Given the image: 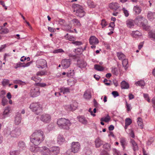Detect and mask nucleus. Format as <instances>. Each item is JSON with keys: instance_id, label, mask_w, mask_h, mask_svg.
Instances as JSON below:
<instances>
[{"instance_id": "f257e3e1", "label": "nucleus", "mask_w": 155, "mask_h": 155, "mask_svg": "<svg viewBox=\"0 0 155 155\" xmlns=\"http://www.w3.org/2000/svg\"><path fill=\"white\" fill-rule=\"evenodd\" d=\"M43 132L40 130H36L31 136L30 141L35 146H31L30 150L32 152L36 153L40 151V148L37 146L45 139Z\"/></svg>"}, {"instance_id": "f03ea898", "label": "nucleus", "mask_w": 155, "mask_h": 155, "mask_svg": "<svg viewBox=\"0 0 155 155\" xmlns=\"http://www.w3.org/2000/svg\"><path fill=\"white\" fill-rule=\"evenodd\" d=\"M57 124L58 127L61 128L68 130L71 125L70 121L64 118H61L58 120Z\"/></svg>"}, {"instance_id": "7ed1b4c3", "label": "nucleus", "mask_w": 155, "mask_h": 155, "mask_svg": "<svg viewBox=\"0 0 155 155\" xmlns=\"http://www.w3.org/2000/svg\"><path fill=\"white\" fill-rule=\"evenodd\" d=\"M21 130L20 128L17 127L11 131L9 130H6L5 133V136L10 138L11 137H16L21 134Z\"/></svg>"}, {"instance_id": "20e7f679", "label": "nucleus", "mask_w": 155, "mask_h": 155, "mask_svg": "<svg viewBox=\"0 0 155 155\" xmlns=\"http://www.w3.org/2000/svg\"><path fill=\"white\" fill-rule=\"evenodd\" d=\"M73 6L74 9V12H76L75 15L81 18L84 16L85 12L81 6L78 4H74L73 5Z\"/></svg>"}, {"instance_id": "39448f33", "label": "nucleus", "mask_w": 155, "mask_h": 155, "mask_svg": "<svg viewBox=\"0 0 155 155\" xmlns=\"http://www.w3.org/2000/svg\"><path fill=\"white\" fill-rule=\"evenodd\" d=\"M136 21L140 24L143 29L146 30L149 29V26L147 25V21L141 15L138 16L136 18Z\"/></svg>"}, {"instance_id": "423d86ee", "label": "nucleus", "mask_w": 155, "mask_h": 155, "mask_svg": "<svg viewBox=\"0 0 155 155\" xmlns=\"http://www.w3.org/2000/svg\"><path fill=\"white\" fill-rule=\"evenodd\" d=\"M30 108L36 114L38 115L42 111L41 106L38 102L33 103L30 106Z\"/></svg>"}, {"instance_id": "0eeeda50", "label": "nucleus", "mask_w": 155, "mask_h": 155, "mask_svg": "<svg viewBox=\"0 0 155 155\" xmlns=\"http://www.w3.org/2000/svg\"><path fill=\"white\" fill-rule=\"evenodd\" d=\"M80 147V145L78 142H73L72 144L71 150L72 152L74 153L78 152Z\"/></svg>"}, {"instance_id": "6e6552de", "label": "nucleus", "mask_w": 155, "mask_h": 155, "mask_svg": "<svg viewBox=\"0 0 155 155\" xmlns=\"http://www.w3.org/2000/svg\"><path fill=\"white\" fill-rule=\"evenodd\" d=\"M31 79L34 81L36 82H40L41 81V79L38 76L33 77L31 78ZM35 84L37 86H39L41 87H44L46 86V84L44 83H40L38 82L36 83Z\"/></svg>"}, {"instance_id": "1a4fd4ad", "label": "nucleus", "mask_w": 155, "mask_h": 155, "mask_svg": "<svg viewBox=\"0 0 155 155\" xmlns=\"http://www.w3.org/2000/svg\"><path fill=\"white\" fill-rule=\"evenodd\" d=\"M30 95L32 97H35L39 96L40 94V89L38 87H36L31 89Z\"/></svg>"}, {"instance_id": "9d476101", "label": "nucleus", "mask_w": 155, "mask_h": 155, "mask_svg": "<svg viewBox=\"0 0 155 155\" xmlns=\"http://www.w3.org/2000/svg\"><path fill=\"white\" fill-rule=\"evenodd\" d=\"M40 119L41 121L46 123L49 122L51 120V117L48 114H44L41 115Z\"/></svg>"}, {"instance_id": "9b49d317", "label": "nucleus", "mask_w": 155, "mask_h": 155, "mask_svg": "<svg viewBox=\"0 0 155 155\" xmlns=\"http://www.w3.org/2000/svg\"><path fill=\"white\" fill-rule=\"evenodd\" d=\"M71 63V61L70 59H64L61 61V64L63 68L65 69L70 66Z\"/></svg>"}, {"instance_id": "f8f14e48", "label": "nucleus", "mask_w": 155, "mask_h": 155, "mask_svg": "<svg viewBox=\"0 0 155 155\" xmlns=\"http://www.w3.org/2000/svg\"><path fill=\"white\" fill-rule=\"evenodd\" d=\"M59 152V149L58 147H53L49 150L50 155H57Z\"/></svg>"}, {"instance_id": "ddd939ff", "label": "nucleus", "mask_w": 155, "mask_h": 155, "mask_svg": "<svg viewBox=\"0 0 155 155\" xmlns=\"http://www.w3.org/2000/svg\"><path fill=\"white\" fill-rule=\"evenodd\" d=\"M40 151L42 155H48L49 154V149L47 147L43 146L40 148Z\"/></svg>"}, {"instance_id": "4468645a", "label": "nucleus", "mask_w": 155, "mask_h": 155, "mask_svg": "<svg viewBox=\"0 0 155 155\" xmlns=\"http://www.w3.org/2000/svg\"><path fill=\"white\" fill-rule=\"evenodd\" d=\"M21 114L19 113H17L15 117L14 122L16 125H18L21 122Z\"/></svg>"}, {"instance_id": "2eb2a0df", "label": "nucleus", "mask_w": 155, "mask_h": 155, "mask_svg": "<svg viewBox=\"0 0 155 155\" xmlns=\"http://www.w3.org/2000/svg\"><path fill=\"white\" fill-rule=\"evenodd\" d=\"M89 40V43L91 45L97 44L99 43L98 39L94 36H91Z\"/></svg>"}, {"instance_id": "dca6fc26", "label": "nucleus", "mask_w": 155, "mask_h": 155, "mask_svg": "<svg viewBox=\"0 0 155 155\" xmlns=\"http://www.w3.org/2000/svg\"><path fill=\"white\" fill-rule=\"evenodd\" d=\"M109 7L110 9L116 11L119 8V6L117 3H112L110 4Z\"/></svg>"}, {"instance_id": "f3484780", "label": "nucleus", "mask_w": 155, "mask_h": 155, "mask_svg": "<svg viewBox=\"0 0 155 155\" xmlns=\"http://www.w3.org/2000/svg\"><path fill=\"white\" fill-rule=\"evenodd\" d=\"M77 64L78 66L81 68H84L87 65L85 61L80 60H78Z\"/></svg>"}, {"instance_id": "a211bd4d", "label": "nucleus", "mask_w": 155, "mask_h": 155, "mask_svg": "<svg viewBox=\"0 0 155 155\" xmlns=\"http://www.w3.org/2000/svg\"><path fill=\"white\" fill-rule=\"evenodd\" d=\"M78 118L80 122L82 124H86L88 123V121L86 118L84 116H79L78 117Z\"/></svg>"}, {"instance_id": "6ab92c4d", "label": "nucleus", "mask_w": 155, "mask_h": 155, "mask_svg": "<svg viewBox=\"0 0 155 155\" xmlns=\"http://www.w3.org/2000/svg\"><path fill=\"white\" fill-rule=\"evenodd\" d=\"M120 85L122 89H127L129 88V84L125 81H123L121 83Z\"/></svg>"}, {"instance_id": "aec40b11", "label": "nucleus", "mask_w": 155, "mask_h": 155, "mask_svg": "<svg viewBox=\"0 0 155 155\" xmlns=\"http://www.w3.org/2000/svg\"><path fill=\"white\" fill-rule=\"evenodd\" d=\"M96 147L97 148L100 147L103 143V142L99 138L97 139L95 141Z\"/></svg>"}, {"instance_id": "412c9836", "label": "nucleus", "mask_w": 155, "mask_h": 155, "mask_svg": "<svg viewBox=\"0 0 155 155\" xmlns=\"http://www.w3.org/2000/svg\"><path fill=\"white\" fill-rule=\"evenodd\" d=\"M18 147L20 150H24L26 148L25 144L23 141H20L18 142Z\"/></svg>"}, {"instance_id": "4be33fe9", "label": "nucleus", "mask_w": 155, "mask_h": 155, "mask_svg": "<svg viewBox=\"0 0 155 155\" xmlns=\"http://www.w3.org/2000/svg\"><path fill=\"white\" fill-rule=\"evenodd\" d=\"M130 143L132 145L133 149L134 151H136L138 149L137 144L134 140L131 139Z\"/></svg>"}, {"instance_id": "5701e85b", "label": "nucleus", "mask_w": 155, "mask_h": 155, "mask_svg": "<svg viewBox=\"0 0 155 155\" xmlns=\"http://www.w3.org/2000/svg\"><path fill=\"white\" fill-rule=\"evenodd\" d=\"M147 16L150 20H153L155 18V12H149Z\"/></svg>"}, {"instance_id": "b1692460", "label": "nucleus", "mask_w": 155, "mask_h": 155, "mask_svg": "<svg viewBox=\"0 0 155 155\" xmlns=\"http://www.w3.org/2000/svg\"><path fill=\"white\" fill-rule=\"evenodd\" d=\"M68 85L69 86H71L75 84L77 82V81L75 79L72 78L69 79L68 81Z\"/></svg>"}, {"instance_id": "393cba45", "label": "nucleus", "mask_w": 155, "mask_h": 155, "mask_svg": "<svg viewBox=\"0 0 155 155\" xmlns=\"http://www.w3.org/2000/svg\"><path fill=\"white\" fill-rule=\"evenodd\" d=\"M137 123L139 127L141 129H143V125L142 119L140 117H138L137 118Z\"/></svg>"}, {"instance_id": "a878e982", "label": "nucleus", "mask_w": 155, "mask_h": 155, "mask_svg": "<svg viewBox=\"0 0 155 155\" xmlns=\"http://www.w3.org/2000/svg\"><path fill=\"white\" fill-rule=\"evenodd\" d=\"M122 60V64L125 70H127L128 68V67L127 66V65L128 64V60L125 58Z\"/></svg>"}, {"instance_id": "bb28decb", "label": "nucleus", "mask_w": 155, "mask_h": 155, "mask_svg": "<svg viewBox=\"0 0 155 155\" xmlns=\"http://www.w3.org/2000/svg\"><path fill=\"white\" fill-rule=\"evenodd\" d=\"M60 92L64 94L70 92V89L68 87H62L60 88Z\"/></svg>"}, {"instance_id": "cd10ccee", "label": "nucleus", "mask_w": 155, "mask_h": 155, "mask_svg": "<svg viewBox=\"0 0 155 155\" xmlns=\"http://www.w3.org/2000/svg\"><path fill=\"white\" fill-rule=\"evenodd\" d=\"M127 25L128 27L130 28H132L134 25V23L133 20H129L126 21Z\"/></svg>"}, {"instance_id": "c85d7f7f", "label": "nucleus", "mask_w": 155, "mask_h": 155, "mask_svg": "<svg viewBox=\"0 0 155 155\" xmlns=\"http://www.w3.org/2000/svg\"><path fill=\"white\" fill-rule=\"evenodd\" d=\"M117 56L119 60H122L126 58L125 56L121 52L117 53Z\"/></svg>"}, {"instance_id": "c756f323", "label": "nucleus", "mask_w": 155, "mask_h": 155, "mask_svg": "<svg viewBox=\"0 0 155 155\" xmlns=\"http://www.w3.org/2000/svg\"><path fill=\"white\" fill-rule=\"evenodd\" d=\"M65 39L68 40L70 41H74L75 40V38L73 36L69 35L68 33H67L64 36Z\"/></svg>"}, {"instance_id": "7c9ffc66", "label": "nucleus", "mask_w": 155, "mask_h": 155, "mask_svg": "<svg viewBox=\"0 0 155 155\" xmlns=\"http://www.w3.org/2000/svg\"><path fill=\"white\" fill-rule=\"evenodd\" d=\"M110 117L108 114H107L106 117L101 118L100 120L102 121H104L105 122L108 123L110 120Z\"/></svg>"}, {"instance_id": "2f4dec72", "label": "nucleus", "mask_w": 155, "mask_h": 155, "mask_svg": "<svg viewBox=\"0 0 155 155\" xmlns=\"http://www.w3.org/2000/svg\"><path fill=\"white\" fill-rule=\"evenodd\" d=\"M65 141V139L63 137V136L59 135L58 137L57 142L60 143H61L64 142Z\"/></svg>"}, {"instance_id": "473e14b6", "label": "nucleus", "mask_w": 155, "mask_h": 155, "mask_svg": "<svg viewBox=\"0 0 155 155\" xmlns=\"http://www.w3.org/2000/svg\"><path fill=\"white\" fill-rule=\"evenodd\" d=\"M94 68L95 70L99 71H102L104 69L103 67L98 64H95L94 65Z\"/></svg>"}, {"instance_id": "72a5a7b5", "label": "nucleus", "mask_w": 155, "mask_h": 155, "mask_svg": "<svg viewBox=\"0 0 155 155\" xmlns=\"http://www.w3.org/2000/svg\"><path fill=\"white\" fill-rule=\"evenodd\" d=\"M134 11L136 14H138L141 12V10L139 6H136L134 7Z\"/></svg>"}, {"instance_id": "f704fd0d", "label": "nucleus", "mask_w": 155, "mask_h": 155, "mask_svg": "<svg viewBox=\"0 0 155 155\" xmlns=\"http://www.w3.org/2000/svg\"><path fill=\"white\" fill-rule=\"evenodd\" d=\"M148 37L150 38L155 39V32L154 31H151L148 33Z\"/></svg>"}, {"instance_id": "c9c22d12", "label": "nucleus", "mask_w": 155, "mask_h": 155, "mask_svg": "<svg viewBox=\"0 0 155 155\" xmlns=\"http://www.w3.org/2000/svg\"><path fill=\"white\" fill-rule=\"evenodd\" d=\"M84 96L85 99H89L91 98V94L89 92L85 91Z\"/></svg>"}, {"instance_id": "e433bc0d", "label": "nucleus", "mask_w": 155, "mask_h": 155, "mask_svg": "<svg viewBox=\"0 0 155 155\" xmlns=\"http://www.w3.org/2000/svg\"><path fill=\"white\" fill-rule=\"evenodd\" d=\"M87 3L89 6L91 8H94L96 6V4L94 3V2L88 0L87 1Z\"/></svg>"}, {"instance_id": "4c0bfd02", "label": "nucleus", "mask_w": 155, "mask_h": 155, "mask_svg": "<svg viewBox=\"0 0 155 155\" xmlns=\"http://www.w3.org/2000/svg\"><path fill=\"white\" fill-rule=\"evenodd\" d=\"M135 84L137 86H143L145 85L144 82V81L142 80L137 82Z\"/></svg>"}, {"instance_id": "58836bf2", "label": "nucleus", "mask_w": 155, "mask_h": 155, "mask_svg": "<svg viewBox=\"0 0 155 155\" xmlns=\"http://www.w3.org/2000/svg\"><path fill=\"white\" fill-rule=\"evenodd\" d=\"M39 64L42 65L43 66H45V67H47V62L45 60L41 59L40 60Z\"/></svg>"}, {"instance_id": "ea45409f", "label": "nucleus", "mask_w": 155, "mask_h": 155, "mask_svg": "<svg viewBox=\"0 0 155 155\" xmlns=\"http://www.w3.org/2000/svg\"><path fill=\"white\" fill-rule=\"evenodd\" d=\"M71 27L69 25H64L63 26L64 29L66 31H71L70 30Z\"/></svg>"}, {"instance_id": "a19ab883", "label": "nucleus", "mask_w": 155, "mask_h": 155, "mask_svg": "<svg viewBox=\"0 0 155 155\" xmlns=\"http://www.w3.org/2000/svg\"><path fill=\"white\" fill-rule=\"evenodd\" d=\"M125 124L128 125H130L132 123L131 120L130 118H127L125 120Z\"/></svg>"}, {"instance_id": "79ce46f5", "label": "nucleus", "mask_w": 155, "mask_h": 155, "mask_svg": "<svg viewBox=\"0 0 155 155\" xmlns=\"http://www.w3.org/2000/svg\"><path fill=\"white\" fill-rule=\"evenodd\" d=\"M73 23L76 24L78 26H80L81 25V24L80 23L79 21L76 19H74L72 20Z\"/></svg>"}, {"instance_id": "37998d69", "label": "nucleus", "mask_w": 155, "mask_h": 155, "mask_svg": "<svg viewBox=\"0 0 155 155\" xmlns=\"http://www.w3.org/2000/svg\"><path fill=\"white\" fill-rule=\"evenodd\" d=\"M120 143H121V145L124 149L125 148V145L126 144V142L125 139L124 138L121 139L120 140Z\"/></svg>"}, {"instance_id": "c03bdc74", "label": "nucleus", "mask_w": 155, "mask_h": 155, "mask_svg": "<svg viewBox=\"0 0 155 155\" xmlns=\"http://www.w3.org/2000/svg\"><path fill=\"white\" fill-rule=\"evenodd\" d=\"M9 83V81L8 79H4L2 82V84L4 86L7 85Z\"/></svg>"}, {"instance_id": "a18cd8bd", "label": "nucleus", "mask_w": 155, "mask_h": 155, "mask_svg": "<svg viewBox=\"0 0 155 155\" xmlns=\"http://www.w3.org/2000/svg\"><path fill=\"white\" fill-rule=\"evenodd\" d=\"M140 32L138 31H133L132 33V35L134 37L136 36H139L140 35Z\"/></svg>"}, {"instance_id": "49530a36", "label": "nucleus", "mask_w": 155, "mask_h": 155, "mask_svg": "<svg viewBox=\"0 0 155 155\" xmlns=\"http://www.w3.org/2000/svg\"><path fill=\"white\" fill-rule=\"evenodd\" d=\"M103 148L107 150L110 149V145L109 144L106 143L103 145Z\"/></svg>"}, {"instance_id": "de8ad7c7", "label": "nucleus", "mask_w": 155, "mask_h": 155, "mask_svg": "<svg viewBox=\"0 0 155 155\" xmlns=\"http://www.w3.org/2000/svg\"><path fill=\"white\" fill-rule=\"evenodd\" d=\"M8 101L6 98H3L2 99V104L3 106H5L7 103Z\"/></svg>"}, {"instance_id": "09e8293b", "label": "nucleus", "mask_w": 155, "mask_h": 155, "mask_svg": "<svg viewBox=\"0 0 155 155\" xmlns=\"http://www.w3.org/2000/svg\"><path fill=\"white\" fill-rule=\"evenodd\" d=\"M101 25L102 26V28H104L107 25V24L105 20L103 19L101 21Z\"/></svg>"}, {"instance_id": "8fccbe9b", "label": "nucleus", "mask_w": 155, "mask_h": 155, "mask_svg": "<svg viewBox=\"0 0 155 155\" xmlns=\"http://www.w3.org/2000/svg\"><path fill=\"white\" fill-rule=\"evenodd\" d=\"M23 63H21V62H18V63L16 64V65L15 66L14 68L15 69H17L18 68L20 67H23Z\"/></svg>"}, {"instance_id": "3c124183", "label": "nucleus", "mask_w": 155, "mask_h": 155, "mask_svg": "<svg viewBox=\"0 0 155 155\" xmlns=\"http://www.w3.org/2000/svg\"><path fill=\"white\" fill-rule=\"evenodd\" d=\"M112 73L116 75H117L118 74V71L117 69L116 68H113L111 70Z\"/></svg>"}, {"instance_id": "603ef678", "label": "nucleus", "mask_w": 155, "mask_h": 155, "mask_svg": "<svg viewBox=\"0 0 155 155\" xmlns=\"http://www.w3.org/2000/svg\"><path fill=\"white\" fill-rule=\"evenodd\" d=\"M10 110L9 108L8 107H6L5 108L3 112L4 115H7L9 112Z\"/></svg>"}, {"instance_id": "864d4df0", "label": "nucleus", "mask_w": 155, "mask_h": 155, "mask_svg": "<svg viewBox=\"0 0 155 155\" xmlns=\"http://www.w3.org/2000/svg\"><path fill=\"white\" fill-rule=\"evenodd\" d=\"M19 152L17 150L11 151L10 152V155H19Z\"/></svg>"}, {"instance_id": "5fc2aeb1", "label": "nucleus", "mask_w": 155, "mask_h": 155, "mask_svg": "<svg viewBox=\"0 0 155 155\" xmlns=\"http://www.w3.org/2000/svg\"><path fill=\"white\" fill-rule=\"evenodd\" d=\"M64 52L63 50L61 49H59L54 50L53 53H58Z\"/></svg>"}, {"instance_id": "6e6d98bb", "label": "nucleus", "mask_w": 155, "mask_h": 155, "mask_svg": "<svg viewBox=\"0 0 155 155\" xmlns=\"http://www.w3.org/2000/svg\"><path fill=\"white\" fill-rule=\"evenodd\" d=\"M46 74V73L44 71H40L38 72L37 74L36 75L37 76H43V75H45Z\"/></svg>"}, {"instance_id": "4d7b16f0", "label": "nucleus", "mask_w": 155, "mask_h": 155, "mask_svg": "<svg viewBox=\"0 0 155 155\" xmlns=\"http://www.w3.org/2000/svg\"><path fill=\"white\" fill-rule=\"evenodd\" d=\"M113 151L114 155H120V153L115 149H113Z\"/></svg>"}, {"instance_id": "13d9d810", "label": "nucleus", "mask_w": 155, "mask_h": 155, "mask_svg": "<svg viewBox=\"0 0 155 155\" xmlns=\"http://www.w3.org/2000/svg\"><path fill=\"white\" fill-rule=\"evenodd\" d=\"M111 94L113 95L114 97H116L119 96V93L117 91H113L112 92Z\"/></svg>"}, {"instance_id": "bf43d9fd", "label": "nucleus", "mask_w": 155, "mask_h": 155, "mask_svg": "<svg viewBox=\"0 0 155 155\" xmlns=\"http://www.w3.org/2000/svg\"><path fill=\"white\" fill-rule=\"evenodd\" d=\"M126 106L128 111H130L131 109V105L128 104L127 101H126Z\"/></svg>"}, {"instance_id": "052dcab7", "label": "nucleus", "mask_w": 155, "mask_h": 155, "mask_svg": "<svg viewBox=\"0 0 155 155\" xmlns=\"http://www.w3.org/2000/svg\"><path fill=\"white\" fill-rule=\"evenodd\" d=\"M48 30L50 32H54L56 30L55 28L50 27H48Z\"/></svg>"}, {"instance_id": "680f3d73", "label": "nucleus", "mask_w": 155, "mask_h": 155, "mask_svg": "<svg viewBox=\"0 0 155 155\" xmlns=\"http://www.w3.org/2000/svg\"><path fill=\"white\" fill-rule=\"evenodd\" d=\"M72 43L77 45H79L82 44V42L81 41H73Z\"/></svg>"}, {"instance_id": "e2e57ef3", "label": "nucleus", "mask_w": 155, "mask_h": 155, "mask_svg": "<svg viewBox=\"0 0 155 155\" xmlns=\"http://www.w3.org/2000/svg\"><path fill=\"white\" fill-rule=\"evenodd\" d=\"M74 74V73L73 72H71V71L68 72L67 73V76L68 77L73 76Z\"/></svg>"}, {"instance_id": "0e129e2a", "label": "nucleus", "mask_w": 155, "mask_h": 155, "mask_svg": "<svg viewBox=\"0 0 155 155\" xmlns=\"http://www.w3.org/2000/svg\"><path fill=\"white\" fill-rule=\"evenodd\" d=\"M8 32V29H2V32H0V34H3L5 33H6Z\"/></svg>"}, {"instance_id": "69168bd1", "label": "nucleus", "mask_w": 155, "mask_h": 155, "mask_svg": "<svg viewBox=\"0 0 155 155\" xmlns=\"http://www.w3.org/2000/svg\"><path fill=\"white\" fill-rule=\"evenodd\" d=\"M114 26H115L114 22H113L110 23L109 24V27H111V29H110V30H113L114 29Z\"/></svg>"}, {"instance_id": "338daca9", "label": "nucleus", "mask_w": 155, "mask_h": 155, "mask_svg": "<svg viewBox=\"0 0 155 155\" xmlns=\"http://www.w3.org/2000/svg\"><path fill=\"white\" fill-rule=\"evenodd\" d=\"M123 11H124V13L126 17H127L129 15V13H128V11L126 10L125 8L123 9Z\"/></svg>"}, {"instance_id": "774afa93", "label": "nucleus", "mask_w": 155, "mask_h": 155, "mask_svg": "<svg viewBox=\"0 0 155 155\" xmlns=\"http://www.w3.org/2000/svg\"><path fill=\"white\" fill-rule=\"evenodd\" d=\"M65 108L68 111H71L72 110V108L70 105L66 106Z\"/></svg>"}]
</instances>
